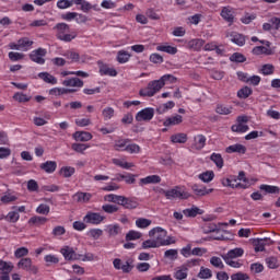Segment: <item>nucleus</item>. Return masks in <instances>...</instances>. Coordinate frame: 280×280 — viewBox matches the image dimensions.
I'll return each instance as SVG.
<instances>
[{
  "instance_id": "f257e3e1",
  "label": "nucleus",
  "mask_w": 280,
  "mask_h": 280,
  "mask_svg": "<svg viewBox=\"0 0 280 280\" xmlns=\"http://www.w3.org/2000/svg\"><path fill=\"white\" fill-rule=\"evenodd\" d=\"M176 77L172 74H164L159 80L150 81L147 88L141 89L139 91L140 97H154L159 91H161L165 86V82H171V84L176 83Z\"/></svg>"
},
{
  "instance_id": "f03ea898",
  "label": "nucleus",
  "mask_w": 280,
  "mask_h": 280,
  "mask_svg": "<svg viewBox=\"0 0 280 280\" xmlns=\"http://www.w3.org/2000/svg\"><path fill=\"white\" fill-rule=\"evenodd\" d=\"M162 194L165 196L166 200H187L191 198V194L178 186L168 190H162Z\"/></svg>"
},
{
  "instance_id": "7ed1b4c3",
  "label": "nucleus",
  "mask_w": 280,
  "mask_h": 280,
  "mask_svg": "<svg viewBox=\"0 0 280 280\" xmlns=\"http://www.w3.org/2000/svg\"><path fill=\"white\" fill-rule=\"evenodd\" d=\"M114 264V268L116 270H122V272H125V275H128L129 272H132V268H135V260H132V258H129L127 261L121 262L120 258H116L113 261Z\"/></svg>"
},
{
  "instance_id": "20e7f679",
  "label": "nucleus",
  "mask_w": 280,
  "mask_h": 280,
  "mask_svg": "<svg viewBox=\"0 0 280 280\" xmlns=\"http://www.w3.org/2000/svg\"><path fill=\"white\" fill-rule=\"evenodd\" d=\"M18 268L25 270V272H31V275H38V267L32 262V258H21L18 262Z\"/></svg>"
},
{
  "instance_id": "39448f33",
  "label": "nucleus",
  "mask_w": 280,
  "mask_h": 280,
  "mask_svg": "<svg viewBox=\"0 0 280 280\" xmlns=\"http://www.w3.org/2000/svg\"><path fill=\"white\" fill-rule=\"evenodd\" d=\"M149 237H154V241L159 244V247H161L164 240L167 237V231L163 228H154L149 232Z\"/></svg>"
},
{
  "instance_id": "423d86ee",
  "label": "nucleus",
  "mask_w": 280,
  "mask_h": 280,
  "mask_svg": "<svg viewBox=\"0 0 280 280\" xmlns=\"http://www.w3.org/2000/svg\"><path fill=\"white\" fill-rule=\"evenodd\" d=\"M47 56V49L37 48L30 54V59L37 65H45V57Z\"/></svg>"
},
{
  "instance_id": "0eeeda50",
  "label": "nucleus",
  "mask_w": 280,
  "mask_h": 280,
  "mask_svg": "<svg viewBox=\"0 0 280 280\" xmlns=\"http://www.w3.org/2000/svg\"><path fill=\"white\" fill-rule=\"evenodd\" d=\"M60 253L61 255H63L67 261H78L82 259V255L75 253V250H73V248L69 246H65L63 248H61Z\"/></svg>"
},
{
  "instance_id": "6e6552de",
  "label": "nucleus",
  "mask_w": 280,
  "mask_h": 280,
  "mask_svg": "<svg viewBox=\"0 0 280 280\" xmlns=\"http://www.w3.org/2000/svg\"><path fill=\"white\" fill-rule=\"evenodd\" d=\"M153 117H154V108L147 107L137 113L136 120L137 121H152Z\"/></svg>"
},
{
  "instance_id": "1a4fd4ad",
  "label": "nucleus",
  "mask_w": 280,
  "mask_h": 280,
  "mask_svg": "<svg viewBox=\"0 0 280 280\" xmlns=\"http://www.w3.org/2000/svg\"><path fill=\"white\" fill-rule=\"evenodd\" d=\"M106 218L97 212H88L83 218V222L86 224H102Z\"/></svg>"
},
{
  "instance_id": "9d476101",
  "label": "nucleus",
  "mask_w": 280,
  "mask_h": 280,
  "mask_svg": "<svg viewBox=\"0 0 280 280\" xmlns=\"http://www.w3.org/2000/svg\"><path fill=\"white\" fill-rule=\"evenodd\" d=\"M271 244H273V242L270 237L254 240L255 253H264L266 246H271Z\"/></svg>"
},
{
  "instance_id": "9b49d317",
  "label": "nucleus",
  "mask_w": 280,
  "mask_h": 280,
  "mask_svg": "<svg viewBox=\"0 0 280 280\" xmlns=\"http://www.w3.org/2000/svg\"><path fill=\"white\" fill-rule=\"evenodd\" d=\"M119 206L124 207V209L132 210L139 207V201H137V199L135 198H128L126 196H121Z\"/></svg>"
},
{
  "instance_id": "f8f14e48",
  "label": "nucleus",
  "mask_w": 280,
  "mask_h": 280,
  "mask_svg": "<svg viewBox=\"0 0 280 280\" xmlns=\"http://www.w3.org/2000/svg\"><path fill=\"white\" fill-rule=\"evenodd\" d=\"M98 72L101 75H109L110 78H115L117 75V70L114 68H109L108 65L104 63V61H97Z\"/></svg>"
},
{
  "instance_id": "ddd939ff",
  "label": "nucleus",
  "mask_w": 280,
  "mask_h": 280,
  "mask_svg": "<svg viewBox=\"0 0 280 280\" xmlns=\"http://www.w3.org/2000/svg\"><path fill=\"white\" fill-rule=\"evenodd\" d=\"M75 202H80L81 205H86V202H91L93 195L91 192H82L78 191L72 196Z\"/></svg>"
},
{
  "instance_id": "4468645a",
  "label": "nucleus",
  "mask_w": 280,
  "mask_h": 280,
  "mask_svg": "<svg viewBox=\"0 0 280 280\" xmlns=\"http://www.w3.org/2000/svg\"><path fill=\"white\" fill-rule=\"evenodd\" d=\"M221 16L230 25L232 23H235V15H234L233 9L231 7H223L221 10Z\"/></svg>"
},
{
  "instance_id": "2eb2a0df",
  "label": "nucleus",
  "mask_w": 280,
  "mask_h": 280,
  "mask_svg": "<svg viewBox=\"0 0 280 280\" xmlns=\"http://www.w3.org/2000/svg\"><path fill=\"white\" fill-rule=\"evenodd\" d=\"M161 183V176L159 175H149L144 178H141L139 182L140 187H143V185H156Z\"/></svg>"
},
{
  "instance_id": "dca6fc26",
  "label": "nucleus",
  "mask_w": 280,
  "mask_h": 280,
  "mask_svg": "<svg viewBox=\"0 0 280 280\" xmlns=\"http://www.w3.org/2000/svg\"><path fill=\"white\" fill-rule=\"evenodd\" d=\"M183 213L186 218H196V215H202L205 210L198 208L197 206H192L191 208L184 209Z\"/></svg>"
},
{
  "instance_id": "f3484780",
  "label": "nucleus",
  "mask_w": 280,
  "mask_h": 280,
  "mask_svg": "<svg viewBox=\"0 0 280 280\" xmlns=\"http://www.w3.org/2000/svg\"><path fill=\"white\" fill-rule=\"evenodd\" d=\"M72 137L75 141H81V142L91 141V139H93V135L88 131H75L72 135Z\"/></svg>"
},
{
  "instance_id": "a211bd4d",
  "label": "nucleus",
  "mask_w": 280,
  "mask_h": 280,
  "mask_svg": "<svg viewBox=\"0 0 280 280\" xmlns=\"http://www.w3.org/2000/svg\"><path fill=\"white\" fill-rule=\"evenodd\" d=\"M195 143L191 145L192 150H202L207 145V137L198 135L194 138Z\"/></svg>"
},
{
  "instance_id": "6ab92c4d",
  "label": "nucleus",
  "mask_w": 280,
  "mask_h": 280,
  "mask_svg": "<svg viewBox=\"0 0 280 280\" xmlns=\"http://www.w3.org/2000/svg\"><path fill=\"white\" fill-rule=\"evenodd\" d=\"M225 152L226 154H234L235 152L237 154H246V148L244 147V144L236 143L228 147L225 149Z\"/></svg>"
},
{
  "instance_id": "aec40b11",
  "label": "nucleus",
  "mask_w": 280,
  "mask_h": 280,
  "mask_svg": "<svg viewBox=\"0 0 280 280\" xmlns=\"http://www.w3.org/2000/svg\"><path fill=\"white\" fill-rule=\"evenodd\" d=\"M230 38L232 43H234L235 45H238V47H244V45H246V37H244V35L237 32H232L230 34Z\"/></svg>"
},
{
  "instance_id": "412c9836",
  "label": "nucleus",
  "mask_w": 280,
  "mask_h": 280,
  "mask_svg": "<svg viewBox=\"0 0 280 280\" xmlns=\"http://www.w3.org/2000/svg\"><path fill=\"white\" fill-rule=\"evenodd\" d=\"M252 54H254V56H272V54H275V51H272V48H268L265 46H256L253 48Z\"/></svg>"
},
{
  "instance_id": "4be33fe9",
  "label": "nucleus",
  "mask_w": 280,
  "mask_h": 280,
  "mask_svg": "<svg viewBox=\"0 0 280 280\" xmlns=\"http://www.w3.org/2000/svg\"><path fill=\"white\" fill-rule=\"evenodd\" d=\"M40 170L46 172V174H54L56 172V168L58 167V163L56 161H47L45 163L40 164Z\"/></svg>"
},
{
  "instance_id": "5701e85b",
  "label": "nucleus",
  "mask_w": 280,
  "mask_h": 280,
  "mask_svg": "<svg viewBox=\"0 0 280 280\" xmlns=\"http://www.w3.org/2000/svg\"><path fill=\"white\" fill-rule=\"evenodd\" d=\"M63 86H78L79 89H82L84 86V81H82L80 78H70L62 81Z\"/></svg>"
},
{
  "instance_id": "b1692460",
  "label": "nucleus",
  "mask_w": 280,
  "mask_h": 280,
  "mask_svg": "<svg viewBox=\"0 0 280 280\" xmlns=\"http://www.w3.org/2000/svg\"><path fill=\"white\" fill-rule=\"evenodd\" d=\"M52 30L57 32V38H59V36L65 35L66 32H70L71 26L67 23H58L52 27Z\"/></svg>"
},
{
  "instance_id": "393cba45",
  "label": "nucleus",
  "mask_w": 280,
  "mask_h": 280,
  "mask_svg": "<svg viewBox=\"0 0 280 280\" xmlns=\"http://www.w3.org/2000/svg\"><path fill=\"white\" fill-rule=\"evenodd\" d=\"M191 189L196 196H208L213 191V188L207 189L205 186L199 187L198 184H194Z\"/></svg>"
},
{
  "instance_id": "a878e982",
  "label": "nucleus",
  "mask_w": 280,
  "mask_h": 280,
  "mask_svg": "<svg viewBox=\"0 0 280 280\" xmlns=\"http://www.w3.org/2000/svg\"><path fill=\"white\" fill-rule=\"evenodd\" d=\"M244 255V248L236 247L234 249H230L226 254L222 255V257H228L230 259H237V257H242Z\"/></svg>"
},
{
  "instance_id": "bb28decb",
  "label": "nucleus",
  "mask_w": 280,
  "mask_h": 280,
  "mask_svg": "<svg viewBox=\"0 0 280 280\" xmlns=\"http://www.w3.org/2000/svg\"><path fill=\"white\" fill-rule=\"evenodd\" d=\"M38 78L45 81L46 84H58V79H56V77L51 75L49 72H40Z\"/></svg>"
},
{
  "instance_id": "cd10ccee",
  "label": "nucleus",
  "mask_w": 280,
  "mask_h": 280,
  "mask_svg": "<svg viewBox=\"0 0 280 280\" xmlns=\"http://www.w3.org/2000/svg\"><path fill=\"white\" fill-rule=\"evenodd\" d=\"M156 51H164L171 56H176V54H178V48L170 45H160L156 47Z\"/></svg>"
},
{
  "instance_id": "c85d7f7f",
  "label": "nucleus",
  "mask_w": 280,
  "mask_h": 280,
  "mask_svg": "<svg viewBox=\"0 0 280 280\" xmlns=\"http://www.w3.org/2000/svg\"><path fill=\"white\" fill-rule=\"evenodd\" d=\"M18 43L21 51H27V49L34 45V42L30 40L28 37H22L18 40Z\"/></svg>"
},
{
  "instance_id": "c756f323",
  "label": "nucleus",
  "mask_w": 280,
  "mask_h": 280,
  "mask_svg": "<svg viewBox=\"0 0 280 280\" xmlns=\"http://www.w3.org/2000/svg\"><path fill=\"white\" fill-rule=\"evenodd\" d=\"M203 46V39H191L190 42H188V48L194 49V51H200V49H202Z\"/></svg>"
},
{
  "instance_id": "7c9ffc66",
  "label": "nucleus",
  "mask_w": 280,
  "mask_h": 280,
  "mask_svg": "<svg viewBox=\"0 0 280 280\" xmlns=\"http://www.w3.org/2000/svg\"><path fill=\"white\" fill-rule=\"evenodd\" d=\"M210 161H213V163L217 165V167H219V170H222V167H224V159L220 153H212L210 155Z\"/></svg>"
},
{
  "instance_id": "2f4dec72",
  "label": "nucleus",
  "mask_w": 280,
  "mask_h": 280,
  "mask_svg": "<svg viewBox=\"0 0 280 280\" xmlns=\"http://www.w3.org/2000/svg\"><path fill=\"white\" fill-rule=\"evenodd\" d=\"M178 124H183V116L176 115L174 117L167 118L164 122L163 126H178Z\"/></svg>"
},
{
  "instance_id": "473e14b6",
  "label": "nucleus",
  "mask_w": 280,
  "mask_h": 280,
  "mask_svg": "<svg viewBox=\"0 0 280 280\" xmlns=\"http://www.w3.org/2000/svg\"><path fill=\"white\" fill-rule=\"evenodd\" d=\"M202 231L206 235H208V233H220V229H218V225L215 223H206L202 226Z\"/></svg>"
},
{
  "instance_id": "72a5a7b5",
  "label": "nucleus",
  "mask_w": 280,
  "mask_h": 280,
  "mask_svg": "<svg viewBox=\"0 0 280 280\" xmlns=\"http://www.w3.org/2000/svg\"><path fill=\"white\" fill-rule=\"evenodd\" d=\"M259 189L261 191H265L266 194H280L279 186H270V185L262 184L259 186Z\"/></svg>"
},
{
  "instance_id": "f704fd0d",
  "label": "nucleus",
  "mask_w": 280,
  "mask_h": 280,
  "mask_svg": "<svg viewBox=\"0 0 280 280\" xmlns=\"http://www.w3.org/2000/svg\"><path fill=\"white\" fill-rule=\"evenodd\" d=\"M250 95H253V89L248 86H244L237 92V97H240L241 100H246L250 97Z\"/></svg>"
},
{
  "instance_id": "c9c22d12",
  "label": "nucleus",
  "mask_w": 280,
  "mask_h": 280,
  "mask_svg": "<svg viewBox=\"0 0 280 280\" xmlns=\"http://www.w3.org/2000/svg\"><path fill=\"white\" fill-rule=\"evenodd\" d=\"M59 174H62L63 178H71L75 174V168L72 166H63L60 168Z\"/></svg>"
},
{
  "instance_id": "e433bc0d",
  "label": "nucleus",
  "mask_w": 280,
  "mask_h": 280,
  "mask_svg": "<svg viewBox=\"0 0 280 280\" xmlns=\"http://www.w3.org/2000/svg\"><path fill=\"white\" fill-rule=\"evenodd\" d=\"M172 143H187V135L186 133H176L171 136Z\"/></svg>"
},
{
  "instance_id": "4c0bfd02",
  "label": "nucleus",
  "mask_w": 280,
  "mask_h": 280,
  "mask_svg": "<svg viewBox=\"0 0 280 280\" xmlns=\"http://www.w3.org/2000/svg\"><path fill=\"white\" fill-rule=\"evenodd\" d=\"M213 178H215V174L213 173V171H207L199 175V179L202 180L203 183H211Z\"/></svg>"
},
{
  "instance_id": "58836bf2",
  "label": "nucleus",
  "mask_w": 280,
  "mask_h": 280,
  "mask_svg": "<svg viewBox=\"0 0 280 280\" xmlns=\"http://www.w3.org/2000/svg\"><path fill=\"white\" fill-rule=\"evenodd\" d=\"M125 152H128L129 154H139L141 152V147L137 143L127 144L125 149H122Z\"/></svg>"
},
{
  "instance_id": "ea45409f",
  "label": "nucleus",
  "mask_w": 280,
  "mask_h": 280,
  "mask_svg": "<svg viewBox=\"0 0 280 280\" xmlns=\"http://www.w3.org/2000/svg\"><path fill=\"white\" fill-rule=\"evenodd\" d=\"M128 60H130V54H128V51H126V50H119L118 55H117V61L120 65H124V63L128 62Z\"/></svg>"
},
{
  "instance_id": "a19ab883",
  "label": "nucleus",
  "mask_w": 280,
  "mask_h": 280,
  "mask_svg": "<svg viewBox=\"0 0 280 280\" xmlns=\"http://www.w3.org/2000/svg\"><path fill=\"white\" fill-rule=\"evenodd\" d=\"M104 201L105 202H114L115 205H120L121 195H113V194L106 195L104 197Z\"/></svg>"
},
{
  "instance_id": "79ce46f5",
  "label": "nucleus",
  "mask_w": 280,
  "mask_h": 280,
  "mask_svg": "<svg viewBox=\"0 0 280 280\" xmlns=\"http://www.w3.org/2000/svg\"><path fill=\"white\" fill-rule=\"evenodd\" d=\"M91 145L84 143H72L71 149L79 154H84V150H89Z\"/></svg>"
},
{
  "instance_id": "37998d69",
  "label": "nucleus",
  "mask_w": 280,
  "mask_h": 280,
  "mask_svg": "<svg viewBox=\"0 0 280 280\" xmlns=\"http://www.w3.org/2000/svg\"><path fill=\"white\" fill-rule=\"evenodd\" d=\"M174 106H176V103H174V101H168L167 103H165L163 106H160L156 109V113H159V115H163V113H165L166 110H170L172 108H174Z\"/></svg>"
},
{
  "instance_id": "c03bdc74",
  "label": "nucleus",
  "mask_w": 280,
  "mask_h": 280,
  "mask_svg": "<svg viewBox=\"0 0 280 280\" xmlns=\"http://www.w3.org/2000/svg\"><path fill=\"white\" fill-rule=\"evenodd\" d=\"M19 218H21L19 211H11L8 213V215L4 217V220H7V222H11L14 224L19 222Z\"/></svg>"
},
{
  "instance_id": "a18cd8bd",
  "label": "nucleus",
  "mask_w": 280,
  "mask_h": 280,
  "mask_svg": "<svg viewBox=\"0 0 280 280\" xmlns=\"http://www.w3.org/2000/svg\"><path fill=\"white\" fill-rule=\"evenodd\" d=\"M211 277H213L211 269L205 267L200 268V271L198 273L199 279H211Z\"/></svg>"
},
{
  "instance_id": "49530a36",
  "label": "nucleus",
  "mask_w": 280,
  "mask_h": 280,
  "mask_svg": "<svg viewBox=\"0 0 280 280\" xmlns=\"http://www.w3.org/2000/svg\"><path fill=\"white\" fill-rule=\"evenodd\" d=\"M89 237H92V240H100L104 235V231L102 229H91L88 232Z\"/></svg>"
},
{
  "instance_id": "de8ad7c7",
  "label": "nucleus",
  "mask_w": 280,
  "mask_h": 280,
  "mask_svg": "<svg viewBox=\"0 0 280 280\" xmlns=\"http://www.w3.org/2000/svg\"><path fill=\"white\" fill-rule=\"evenodd\" d=\"M13 100H15V102H20V104H23L25 102H30V100H32V97L27 96V94L18 92L13 95Z\"/></svg>"
},
{
  "instance_id": "09e8293b",
  "label": "nucleus",
  "mask_w": 280,
  "mask_h": 280,
  "mask_svg": "<svg viewBox=\"0 0 280 280\" xmlns=\"http://www.w3.org/2000/svg\"><path fill=\"white\" fill-rule=\"evenodd\" d=\"M47 222V218L45 217H33L28 220V224H35L36 226H40Z\"/></svg>"
},
{
  "instance_id": "8fccbe9b",
  "label": "nucleus",
  "mask_w": 280,
  "mask_h": 280,
  "mask_svg": "<svg viewBox=\"0 0 280 280\" xmlns=\"http://www.w3.org/2000/svg\"><path fill=\"white\" fill-rule=\"evenodd\" d=\"M215 113H218V115H231V113H233V107L218 105L215 108Z\"/></svg>"
},
{
  "instance_id": "3c124183",
  "label": "nucleus",
  "mask_w": 280,
  "mask_h": 280,
  "mask_svg": "<svg viewBox=\"0 0 280 280\" xmlns=\"http://www.w3.org/2000/svg\"><path fill=\"white\" fill-rule=\"evenodd\" d=\"M231 130L232 132H248V125L237 122L231 127Z\"/></svg>"
},
{
  "instance_id": "603ef678",
  "label": "nucleus",
  "mask_w": 280,
  "mask_h": 280,
  "mask_svg": "<svg viewBox=\"0 0 280 280\" xmlns=\"http://www.w3.org/2000/svg\"><path fill=\"white\" fill-rule=\"evenodd\" d=\"M266 264L271 270H277V268H279V260L277 259V257L266 258Z\"/></svg>"
},
{
  "instance_id": "864d4df0",
  "label": "nucleus",
  "mask_w": 280,
  "mask_h": 280,
  "mask_svg": "<svg viewBox=\"0 0 280 280\" xmlns=\"http://www.w3.org/2000/svg\"><path fill=\"white\" fill-rule=\"evenodd\" d=\"M165 259H171V261H176L178 259V249H168L164 253Z\"/></svg>"
},
{
  "instance_id": "5fc2aeb1",
  "label": "nucleus",
  "mask_w": 280,
  "mask_h": 280,
  "mask_svg": "<svg viewBox=\"0 0 280 280\" xmlns=\"http://www.w3.org/2000/svg\"><path fill=\"white\" fill-rule=\"evenodd\" d=\"M135 240H141V233L135 230H131L126 234V242H132Z\"/></svg>"
},
{
  "instance_id": "6e6d98bb",
  "label": "nucleus",
  "mask_w": 280,
  "mask_h": 280,
  "mask_svg": "<svg viewBox=\"0 0 280 280\" xmlns=\"http://www.w3.org/2000/svg\"><path fill=\"white\" fill-rule=\"evenodd\" d=\"M102 115L104 120L108 121V119H113V117H115V109L113 107H106L103 109Z\"/></svg>"
},
{
  "instance_id": "4d7b16f0",
  "label": "nucleus",
  "mask_w": 280,
  "mask_h": 280,
  "mask_svg": "<svg viewBox=\"0 0 280 280\" xmlns=\"http://www.w3.org/2000/svg\"><path fill=\"white\" fill-rule=\"evenodd\" d=\"M187 266H182L179 270H177L175 273H174V277L177 279V280H185V278L187 277Z\"/></svg>"
},
{
  "instance_id": "13d9d810",
  "label": "nucleus",
  "mask_w": 280,
  "mask_h": 280,
  "mask_svg": "<svg viewBox=\"0 0 280 280\" xmlns=\"http://www.w3.org/2000/svg\"><path fill=\"white\" fill-rule=\"evenodd\" d=\"M102 210L105 213H117V211H119V207L115 206V205H110V203H106L102 206Z\"/></svg>"
},
{
  "instance_id": "bf43d9fd",
  "label": "nucleus",
  "mask_w": 280,
  "mask_h": 280,
  "mask_svg": "<svg viewBox=\"0 0 280 280\" xmlns=\"http://www.w3.org/2000/svg\"><path fill=\"white\" fill-rule=\"evenodd\" d=\"M120 178H124L125 183L127 185H135L137 183V175L135 174H127V175H120Z\"/></svg>"
},
{
  "instance_id": "052dcab7",
  "label": "nucleus",
  "mask_w": 280,
  "mask_h": 280,
  "mask_svg": "<svg viewBox=\"0 0 280 280\" xmlns=\"http://www.w3.org/2000/svg\"><path fill=\"white\" fill-rule=\"evenodd\" d=\"M150 224H152V221L150 219L141 218L136 221V226H138V229H148Z\"/></svg>"
},
{
  "instance_id": "680f3d73",
  "label": "nucleus",
  "mask_w": 280,
  "mask_h": 280,
  "mask_svg": "<svg viewBox=\"0 0 280 280\" xmlns=\"http://www.w3.org/2000/svg\"><path fill=\"white\" fill-rule=\"evenodd\" d=\"M14 266H12V262H5L3 260H0V270L4 273H10L11 270H13Z\"/></svg>"
},
{
  "instance_id": "e2e57ef3",
  "label": "nucleus",
  "mask_w": 280,
  "mask_h": 280,
  "mask_svg": "<svg viewBox=\"0 0 280 280\" xmlns=\"http://www.w3.org/2000/svg\"><path fill=\"white\" fill-rule=\"evenodd\" d=\"M210 264H211V266H214V268H220L221 270H223V268H224V264L222 262V259L218 256L211 257Z\"/></svg>"
},
{
  "instance_id": "0e129e2a",
  "label": "nucleus",
  "mask_w": 280,
  "mask_h": 280,
  "mask_svg": "<svg viewBox=\"0 0 280 280\" xmlns=\"http://www.w3.org/2000/svg\"><path fill=\"white\" fill-rule=\"evenodd\" d=\"M231 62H246V57L242 52H234L230 57Z\"/></svg>"
},
{
  "instance_id": "69168bd1",
  "label": "nucleus",
  "mask_w": 280,
  "mask_h": 280,
  "mask_svg": "<svg viewBox=\"0 0 280 280\" xmlns=\"http://www.w3.org/2000/svg\"><path fill=\"white\" fill-rule=\"evenodd\" d=\"M14 255L16 259H21L22 257H26V255H30V249L26 247H20L14 252Z\"/></svg>"
},
{
  "instance_id": "338daca9",
  "label": "nucleus",
  "mask_w": 280,
  "mask_h": 280,
  "mask_svg": "<svg viewBox=\"0 0 280 280\" xmlns=\"http://www.w3.org/2000/svg\"><path fill=\"white\" fill-rule=\"evenodd\" d=\"M128 143H130V139H121V140H117L115 142V150H121V148H125L128 145Z\"/></svg>"
},
{
  "instance_id": "774afa93",
  "label": "nucleus",
  "mask_w": 280,
  "mask_h": 280,
  "mask_svg": "<svg viewBox=\"0 0 280 280\" xmlns=\"http://www.w3.org/2000/svg\"><path fill=\"white\" fill-rule=\"evenodd\" d=\"M231 279L232 280H248V279H250V277L247 273L240 271V272L232 275Z\"/></svg>"
}]
</instances>
